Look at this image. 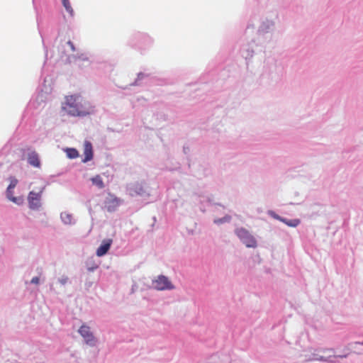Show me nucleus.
I'll use <instances>...</instances> for the list:
<instances>
[{
    "label": "nucleus",
    "mask_w": 363,
    "mask_h": 363,
    "mask_svg": "<svg viewBox=\"0 0 363 363\" xmlns=\"http://www.w3.org/2000/svg\"><path fill=\"white\" fill-rule=\"evenodd\" d=\"M62 108L72 116H86L94 112V106L79 94L66 96Z\"/></svg>",
    "instance_id": "f257e3e1"
},
{
    "label": "nucleus",
    "mask_w": 363,
    "mask_h": 363,
    "mask_svg": "<svg viewBox=\"0 0 363 363\" xmlns=\"http://www.w3.org/2000/svg\"><path fill=\"white\" fill-rule=\"evenodd\" d=\"M44 187L39 189L38 192L31 191L28 196V206L31 210H38L41 206V197Z\"/></svg>",
    "instance_id": "f03ea898"
},
{
    "label": "nucleus",
    "mask_w": 363,
    "mask_h": 363,
    "mask_svg": "<svg viewBox=\"0 0 363 363\" xmlns=\"http://www.w3.org/2000/svg\"><path fill=\"white\" fill-rule=\"evenodd\" d=\"M236 234L247 247H255L257 246L255 239L247 230L244 228L237 229Z\"/></svg>",
    "instance_id": "7ed1b4c3"
},
{
    "label": "nucleus",
    "mask_w": 363,
    "mask_h": 363,
    "mask_svg": "<svg viewBox=\"0 0 363 363\" xmlns=\"http://www.w3.org/2000/svg\"><path fill=\"white\" fill-rule=\"evenodd\" d=\"M152 284L153 287L159 291L174 289V286L169 279L163 275L159 276L155 281H153Z\"/></svg>",
    "instance_id": "20e7f679"
},
{
    "label": "nucleus",
    "mask_w": 363,
    "mask_h": 363,
    "mask_svg": "<svg viewBox=\"0 0 363 363\" xmlns=\"http://www.w3.org/2000/svg\"><path fill=\"white\" fill-rule=\"evenodd\" d=\"M79 333L84 338L86 342L91 345L94 344V337L90 332L89 327L86 325H82L79 330Z\"/></svg>",
    "instance_id": "39448f33"
},
{
    "label": "nucleus",
    "mask_w": 363,
    "mask_h": 363,
    "mask_svg": "<svg viewBox=\"0 0 363 363\" xmlns=\"http://www.w3.org/2000/svg\"><path fill=\"white\" fill-rule=\"evenodd\" d=\"M112 244L111 239H106L102 241L101 245L96 250V255L98 257H102L106 255L109 250Z\"/></svg>",
    "instance_id": "423d86ee"
},
{
    "label": "nucleus",
    "mask_w": 363,
    "mask_h": 363,
    "mask_svg": "<svg viewBox=\"0 0 363 363\" xmlns=\"http://www.w3.org/2000/svg\"><path fill=\"white\" fill-rule=\"evenodd\" d=\"M84 158L82 160L83 162H87L93 158V148L92 145L89 141H85L84 144Z\"/></svg>",
    "instance_id": "0eeeda50"
},
{
    "label": "nucleus",
    "mask_w": 363,
    "mask_h": 363,
    "mask_svg": "<svg viewBox=\"0 0 363 363\" xmlns=\"http://www.w3.org/2000/svg\"><path fill=\"white\" fill-rule=\"evenodd\" d=\"M28 162L30 165H32L35 167H40V162L39 160V157H38V155L35 152H32L28 154Z\"/></svg>",
    "instance_id": "6e6552de"
},
{
    "label": "nucleus",
    "mask_w": 363,
    "mask_h": 363,
    "mask_svg": "<svg viewBox=\"0 0 363 363\" xmlns=\"http://www.w3.org/2000/svg\"><path fill=\"white\" fill-rule=\"evenodd\" d=\"M118 205V199L116 198H111L106 201V207L108 211L111 212L113 211Z\"/></svg>",
    "instance_id": "1a4fd4ad"
},
{
    "label": "nucleus",
    "mask_w": 363,
    "mask_h": 363,
    "mask_svg": "<svg viewBox=\"0 0 363 363\" xmlns=\"http://www.w3.org/2000/svg\"><path fill=\"white\" fill-rule=\"evenodd\" d=\"M60 218L65 224L70 225L73 223L72 215L67 212L62 213L60 215Z\"/></svg>",
    "instance_id": "9d476101"
},
{
    "label": "nucleus",
    "mask_w": 363,
    "mask_h": 363,
    "mask_svg": "<svg viewBox=\"0 0 363 363\" xmlns=\"http://www.w3.org/2000/svg\"><path fill=\"white\" fill-rule=\"evenodd\" d=\"M92 184L96 186L99 189L104 188V184L103 179L100 175H96L91 179Z\"/></svg>",
    "instance_id": "9b49d317"
},
{
    "label": "nucleus",
    "mask_w": 363,
    "mask_h": 363,
    "mask_svg": "<svg viewBox=\"0 0 363 363\" xmlns=\"http://www.w3.org/2000/svg\"><path fill=\"white\" fill-rule=\"evenodd\" d=\"M65 152H66L67 157L69 159H75L79 156V152L75 148L68 147L65 150Z\"/></svg>",
    "instance_id": "f8f14e48"
},
{
    "label": "nucleus",
    "mask_w": 363,
    "mask_h": 363,
    "mask_svg": "<svg viewBox=\"0 0 363 363\" xmlns=\"http://www.w3.org/2000/svg\"><path fill=\"white\" fill-rule=\"evenodd\" d=\"M276 218L290 227H296L300 223L299 220L298 219L288 220L284 218H281L279 216H276Z\"/></svg>",
    "instance_id": "ddd939ff"
},
{
    "label": "nucleus",
    "mask_w": 363,
    "mask_h": 363,
    "mask_svg": "<svg viewBox=\"0 0 363 363\" xmlns=\"http://www.w3.org/2000/svg\"><path fill=\"white\" fill-rule=\"evenodd\" d=\"M6 193H7V196H8L9 199L11 200V201H13V203L19 204L22 202V199L16 198V197H14L12 196L13 190L9 191V188H7Z\"/></svg>",
    "instance_id": "4468645a"
},
{
    "label": "nucleus",
    "mask_w": 363,
    "mask_h": 363,
    "mask_svg": "<svg viewBox=\"0 0 363 363\" xmlns=\"http://www.w3.org/2000/svg\"><path fill=\"white\" fill-rule=\"evenodd\" d=\"M62 5L63 6L65 7V9H66V11L71 15L72 16L73 13H74V11L72 8V6L69 3V0H62Z\"/></svg>",
    "instance_id": "2eb2a0df"
},
{
    "label": "nucleus",
    "mask_w": 363,
    "mask_h": 363,
    "mask_svg": "<svg viewBox=\"0 0 363 363\" xmlns=\"http://www.w3.org/2000/svg\"><path fill=\"white\" fill-rule=\"evenodd\" d=\"M230 220V216H225V217H224L223 218L216 219L214 220V223H217V224H220V223H222L223 222L229 221Z\"/></svg>",
    "instance_id": "dca6fc26"
},
{
    "label": "nucleus",
    "mask_w": 363,
    "mask_h": 363,
    "mask_svg": "<svg viewBox=\"0 0 363 363\" xmlns=\"http://www.w3.org/2000/svg\"><path fill=\"white\" fill-rule=\"evenodd\" d=\"M17 183H18V180L16 179H13L11 181V183L8 186L9 190V191L13 190L15 188V186H16Z\"/></svg>",
    "instance_id": "f3484780"
},
{
    "label": "nucleus",
    "mask_w": 363,
    "mask_h": 363,
    "mask_svg": "<svg viewBox=\"0 0 363 363\" xmlns=\"http://www.w3.org/2000/svg\"><path fill=\"white\" fill-rule=\"evenodd\" d=\"M40 279L38 277H35L31 279V283L38 284L39 283Z\"/></svg>",
    "instance_id": "a211bd4d"
},
{
    "label": "nucleus",
    "mask_w": 363,
    "mask_h": 363,
    "mask_svg": "<svg viewBox=\"0 0 363 363\" xmlns=\"http://www.w3.org/2000/svg\"><path fill=\"white\" fill-rule=\"evenodd\" d=\"M67 44L69 45V47H70V48H71L72 51H73V52H74V51L75 50V48H74V45L73 43H72V41L69 40V41L67 42Z\"/></svg>",
    "instance_id": "6ab92c4d"
}]
</instances>
